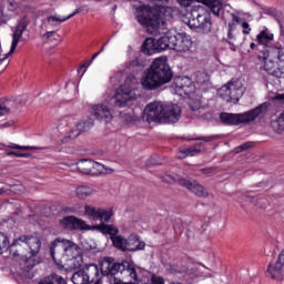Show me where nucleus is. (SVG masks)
Instances as JSON below:
<instances>
[{"label":"nucleus","mask_w":284,"mask_h":284,"mask_svg":"<svg viewBox=\"0 0 284 284\" xmlns=\"http://www.w3.org/2000/svg\"><path fill=\"white\" fill-rule=\"evenodd\" d=\"M72 283H74V284H88V280L85 277V271L80 270V271L75 272L72 275Z\"/></svg>","instance_id":"obj_32"},{"label":"nucleus","mask_w":284,"mask_h":284,"mask_svg":"<svg viewBox=\"0 0 284 284\" xmlns=\"http://www.w3.org/2000/svg\"><path fill=\"white\" fill-rule=\"evenodd\" d=\"M92 125H94V120L92 118H88L87 120L79 122L71 129V139H75V136H79L82 132H88Z\"/></svg>","instance_id":"obj_19"},{"label":"nucleus","mask_w":284,"mask_h":284,"mask_svg":"<svg viewBox=\"0 0 284 284\" xmlns=\"http://www.w3.org/2000/svg\"><path fill=\"white\" fill-rule=\"evenodd\" d=\"M74 216H65L60 220V227H63V230H74V222H75Z\"/></svg>","instance_id":"obj_30"},{"label":"nucleus","mask_w":284,"mask_h":284,"mask_svg":"<svg viewBox=\"0 0 284 284\" xmlns=\"http://www.w3.org/2000/svg\"><path fill=\"white\" fill-rule=\"evenodd\" d=\"M74 230H97V229H94V226L88 225V223H85V221H83L79 217H75Z\"/></svg>","instance_id":"obj_39"},{"label":"nucleus","mask_w":284,"mask_h":284,"mask_svg":"<svg viewBox=\"0 0 284 284\" xmlns=\"http://www.w3.org/2000/svg\"><path fill=\"white\" fill-rule=\"evenodd\" d=\"M84 215L89 216V219H92V221H99V209H97L90 204H85L84 205Z\"/></svg>","instance_id":"obj_29"},{"label":"nucleus","mask_w":284,"mask_h":284,"mask_svg":"<svg viewBox=\"0 0 284 284\" xmlns=\"http://www.w3.org/2000/svg\"><path fill=\"white\" fill-rule=\"evenodd\" d=\"M85 68V64H82L79 69H78V72H81V70Z\"/></svg>","instance_id":"obj_64"},{"label":"nucleus","mask_w":284,"mask_h":284,"mask_svg":"<svg viewBox=\"0 0 284 284\" xmlns=\"http://www.w3.org/2000/svg\"><path fill=\"white\" fill-rule=\"evenodd\" d=\"M12 192H16V194H23L26 192V186L23 184H17L11 186Z\"/></svg>","instance_id":"obj_47"},{"label":"nucleus","mask_w":284,"mask_h":284,"mask_svg":"<svg viewBox=\"0 0 284 284\" xmlns=\"http://www.w3.org/2000/svg\"><path fill=\"white\" fill-rule=\"evenodd\" d=\"M92 194H97V191L90 186L81 185L75 189L77 197L81 199L82 201L88 199V196H92Z\"/></svg>","instance_id":"obj_25"},{"label":"nucleus","mask_w":284,"mask_h":284,"mask_svg":"<svg viewBox=\"0 0 284 284\" xmlns=\"http://www.w3.org/2000/svg\"><path fill=\"white\" fill-rule=\"evenodd\" d=\"M158 52H163L168 49L172 50V33H166L155 40Z\"/></svg>","instance_id":"obj_22"},{"label":"nucleus","mask_w":284,"mask_h":284,"mask_svg":"<svg viewBox=\"0 0 284 284\" xmlns=\"http://www.w3.org/2000/svg\"><path fill=\"white\" fill-rule=\"evenodd\" d=\"M7 156H17L18 159H29L30 153H19L14 151H7Z\"/></svg>","instance_id":"obj_44"},{"label":"nucleus","mask_w":284,"mask_h":284,"mask_svg":"<svg viewBox=\"0 0 284 284\" xmlns=\"http://www.w3.org/2000/svg\"><path fill=\"white\" fill-rule=\"evenodd\" d=\"M172 50L176 52H189L192 48V40L185 33H176L171 37Z\"/></svg>","instance_id":"obj_14"},{"label":"nucleus","mask_w":284,"mask_h":284,"mask_svg":"<svg viewBox=\"0 0 284 284\" xmlns=\"http://www.w3.org/2000/svg\"><path fill=\"white\" fill-rule=\"evenodd\" d=\"M267 108H270V103L264 102L244 113H222L220 119L224 125H241V123H252L257 120L258 116H265V114H267Z\"/></svg>","instance_id":"obj_4"},{"label":"nucleus","mask_w":284,"mask_h":284,"mask_svg":"<svg viewBox=\"0 0 284 284\" xmlns=\"http://www.w3.org/2000/svg\"><path fill=\"white\" fill-rule=\"evenodd\" d=\"M202 148H203V143H197L193 146H190L189 149H186L187 156H196V154H201L203 150Z\"/></svg>","instance_id":"obj_38"},{"label":"nucleus","mask_w":284,"mask_h":284,"mask_svg":"<svg viewBox=\"0 0 284 284\" xmlns=\"http://www.w3.org/2000/svg\"><path fill=\"white\" fill-rule=\"evenodd\" d=\"M8 247H10V240L6 233L0 232V254L8 251Z\"/></svg>","instance_id":"obj_35"},{"label":"nucleus","mask_w":284,"mask_h":284,"mask_svg":"<svg viewBox=\"0 0 284 284\" xmlns=\"http://www.w3.org/2000/svg\"><path fill=\"white\" fill-rule=\"evenodd\" d=\"M7 148H9V150H37V146H26V145H19L16 143L7 144Z\"/></svg>","instance_id":"obj_41"},{"label":"nucleus","mask_w":284,"mask_h":284,"mask_svg":"<svg viewBox=\"0 0 284 284\" xmlns=\"http://www.w3.org/2000/svg\"><path fill=\"white\" fill-rule=\"evenodd\" d=\"M17 8H19V4L17 2H14V0H10L9 1V10L12 12V11L17 10Z\"/></svg>","instance_id":"obj_52"},{"label":"nucleus","mask_w":284,"mask_h":284,"mask_svg":"<svg viewBox=\"0 0 284 284\" xmlns=\"http://www.w3.org/2000/svg\"><path fill=\"white\" fill-rule=\"evenodd\" d=\"M186 156H187L186 150H182V151L178 152V159H186Z\"/></svg>","instance_id":"obj_53"},{"label":"nucleus","mask_w":284,"mask_h":284,"mask_svg":"<svg viewBox=\"0 0 284 284\" xmlns=\"http://www.w3.org/2000/svg\"><path fill=\"white\" fill-rule=\"evenodd\" d=\"M123 121H125V123L128 125H131V123H135V121H139V116L132 114V113H125L123 115Z\"/></svg>","instance_id":"obj_42"},{"label":"nucleus","mask_w":284,"mask_h":284,"mask_svg":"<svg viewBox=\"0 0 284 284\" xmlns=\"http://www.w3.org/2000/svg\"><path fill=\"white\" fill-rule=\"evenodd\" d=\"M101 270L109 277L110 284H134L139 278L134 264L128 261L116 263L112 257H104Z\"/></svg>","instance_id":"obj_3"},{"label":"nucleus","mask_w":284,"mask_h":284,"mask_svg":"<svg viewBox=\"0 0 284 284\" xmlns=\"http://www.w3.org/2000/svg\"><path fill=\"white\" fill-rule=\"evenodd\" d=\"M54 31H48L47 33H44V39H50L51 37H53Z\"/></svg>","instance_id":"obj_57"},{"label":"nucleus","mask_w":284,"mask_h":284,"mask_svg":"<svg viewBox=\"0 0 284 284\" xmlns=\"http://www.w3.org/2000/svg\"><path fill=\"white\" fill-rule=\"evenodd\" d=\"M65 22V18H61L59 16H50L47 18L48 26H51L52 28H57V26Z\"/></svg>","instance_id":"obj_37"},{"label":"nucleus","mask_w":284,"mask_h":284,"mask_svg":"<svg viewBox=\"0 0 284 284\" xmlns=\"http://www.w3.org/2000/svg\"><path fill=\"white\" fill-rule=\"evenodd\" d=\"M165 102L153 101L144 109V119L148 123H164Z\"/></svg>","instance_id":"obj_10"},{"label":"nucleus","mask_w":284,"mask_h":284,"mask_svg":"<svg viewBox=\"0 0 284 284\" xmlns=\"http://www.w3.org/2000/svg\"><path fill=\"white\" fill-rule=\"evenodd\" d=\"M28 26H30V20L28 18H21L18 22V24L12 29V42H11V49L9 53L0 58V63L6 61L14 50H17V45H19V41H21V38L23 37V32L28 30Z\"/></svg>","instance_id":"obj_11"},{"label":"nucleus","mask_w":284,"mask_h":284,"mask_svg":"<svg viewBox=\"0 0 284 284\" xmlns=\"http://www.w3.org/2000/svg\"><path fill=\"white\" fill-rule=\"evenodd\" d=\"M112 244H113V247H116V250H120V252H126L128 250V239L121 235L113 237Z\"/></svg>","instance_id":"obj_28"},{"label":"nucleus","mask_w":284,"mask_h":284,"mask_svg":"<svg viewBox=\"0 0 284 284\" xmlns=\"http://www.w3.org/2000/svg\"><path fill=\"white\" fill-rule=\"evenodd\" d=\"M220 99H223L226 103L236 104L245 94V87L239 79H231L226 84L222 85L217 90Z\"/></svg>","instance_id":"obj_9"},{"label":"nucleus","mask_w":284,"mask_h":284,"mask_svg":"<svg viewBox=\"0 0 284 284\" xmlns=\"http://www.w3.org/2000/svg\"><path fill=\"white\" fill-rule=\"evenodd\" d=\"M3 128H10V123L7 122V123H3V124H0V129H3Z\"/></svg>","instance_id":"obj_61"},{"label":"nucleus","mask_w":284,"mask_h":284,"mask_svg":"<svg viewBox=\"0 0 284 284\" xmlns=\"http://www.w3.org/2000/svg\"><path fill=\"white\" fill-rule=\"evenodd\" d=\"M83 65H85V68H90V65H92V60L84 62Z\"/></svg>","instance_id":"obj_60"},{"label":"nucleus","mask_w":284,"mask_h":284,"mask_svg":"<svg viewBox=\"0 0 284 284\" xmlns=\"http://www.w3.org/2000/svg\"><path fill=\"white\" fill-rule=\"evenodd\" d=\"M26 247H28L29 252L26 253ZM41 251V239L38 236H27L21 235L17 240L13 241L10 250V254L13 257L21 256H37Z\"/></svg>","instance_id":"obj_6"},{"label":"nucleus","mask_w":284,"mask_h":284,"mask_svg":"<svg viewBox=\"0 0 284 284\" xmlns=\"http://www.w3.org/2000/svg\"><path fill=\"white\" fill-rule=\"evenodd\" d=\"M197 141H204V143H210V141H212V138H199Z\"/></svg>","instance_id":"obj_58"},{"label":"nucleus","mask_w":284,"mask_h":284,"mask_svg":"<svg viewBox=\"0 0 284 284\" xmlns=\"http://www.w3.org/2000/svg\"><path fill=\"white\" fill-rule=\"evenodd\" d=\"M139 97V80L134 75L126 77L124 83L115 90L113 104L115 108H125L129 101Z\"/></svg>","instance_id":"obj_5"},{"label":"nucleus","mask_w":284,"mask_h":284,"mask_svg":"<svg viewBox=\"0 0 284 284\" xmlns=\"http://www.w3.org/2000/svg\"><path fill=\"white\" fill-rule=\"evenodd\" d=\"M180 185L182 187H186V190H190V192H193L195 196H199L200 199H207L210 193H207V190L203 187V185L199 184L194 180H186V179H180L179 180Z\"/></svg>","instance_id":"obj_15"},{"label":"nucleus","mask_w":284,"mask_h":284,"mask_svg":"<svg viewBox=\"0 0 284 284\" xmlns=\"http://www.w3.org/2000/svg\"><path fill=\"white\" fill-rule=\"evenodd\" d=\"M266 274L271 281H276V283H283L284 281V251H282L278 256L277 261L271 262L267 265Z\"/></svg>","instance_id":"obj_12"},{"label":"nucleus","mask_w":284,"mask_h":284,"mask_svg":"<svg viewBox=\"0 0 284 284\" xmlns=\"http://www.w3.org/2000/svg\"><path fill=\"white\" fill-rule=\"evenodd\" d=\"M203 6H206L215 14L219 17L221 14V10H223V1L222 0H200Z\"/></svg>","instance_id":"obj_23"},{"label":"nucleus","mask_w":284,"mask_h":284,"mask_svg":"<svg viewBox=\"0 0 284 284\" xmlns=\"http://www.w3.org/2000/svg\"><path fill=\"white\" fill-rule=\"evenodd\" d=\"M229 30H230V32H234V30H236V22H230L229 23Z\"/></svg>","instance_id":"obj_56"},{"label":"nucleus","mask_w":284,"mask_h":284,"mask_svg":"<svg viewBox=\"0 0 284 284\" xmlns=\"http://www.w3.org/2000/svg\"><path fill=\"white\" fill-rule=\"evenodd\" d=\"M145 250V242L141 241L139 235H130L126 239V252H139Z\"/></svg>","instance_id":"obj_20"},{"label":"nucleus","mask_w":284,"mask_h":284,"mask_svg":"<svg viewBox=\"0 0 284 284\" xmlns=\"http://www.w3.org/2000/svg\"><path fill=\"white\" fill-rule=\"evenodd\" d=\"M242 28H243V34H250V32H252V29L250 28V23L247 22H242Z\"/></svg>","instance_id":"obj_50"},{"label":"nucleus","mask_w":284,"mask_h":284,"mask_svg":"<svg viewBox=\"0 0 284 284\" xmlns=\"http://www.w3.org/2000/svg\"><path fill=\"white\" fill-rule=\"evenodd\" d=\"M181 106L174 103H164V122L163 123H178L179 119H181Z\"/></svg>","instance_id":"obj_16"},{"label":"nucleus","mask_w":284,"mask_h":284,"mask_svg":"<svg viewBox=\"0 0 284 284\" xmlns=\"http://www.w3.org/2000/svg\"><path fill=\"white\" fill-rule=\"evenodd\" d=\"M79 12H81V9H75V11L73 13H71L64 18L65 21H68L69 19H72V17H75V14H79Z\"/></svg>","instance_id":"obj_55"},{"label":"nucleus","mask_w":284,"mask_h":284,"mask_svg":"<svg viewBox=\"0 0 284 284\" xmlns=\"http://www.w3.org/2000/svg\"><path fill=\"white\" fill-rule=\"evenodd\" d=\"M201 172L202 174H211L212 169H202Z\"/></svg>","instance_id":"obj_59"},{"label":"nucleus","mask_w":284,"mask_h":284,"mask_svg":"<svg viewBox=\"0 0 284 284\" xmlns=\"http://www.w3.org/2000/svg\"><path fill=\"white\" fill-rule=\"evenodd\" d=\"M272 68H274V62L270 61L264 63V70L266 72H273Z\"/></svg>","instance_id":"obj_51"},{"label":"nucleus","mask_w":284,"mask_h":284,"mask_svg":"<svg viewBox=\"0 0 284 284\" xmlns=\"http://www.w3.org/2000/svg\"><path fill=\"white\" fill-rule=\"evenodd\" d=\"M173 77L172 69L168 64V57H160L153 60L150 68L143 72L140 83L146 92H154L170 83Z\"/></svg>","instance_id":"obj_2"},{"label":"nucleus","mask_w":284,"mask_h":284,"mask_svg":"<svg viewBox=\"0 0 284 284\" xmlns=\"http://www.w3.org/2000/svg\"><path fill=\"white\" fill-rule=\"evenodd\" d=\"M77 168L82 174H92V160H81L77 163Z\"/></svg>","instance_id":"obj_27"},{"label":"nucleus","mask_w":284,"mask_h":284,"mask_svg":"<svg viewBox=\"0 0 284 284\" xmlns=\"http://www.w3.org/2000/svg\"><path fill=\"white\" fill-rule=\"evenodd\" d=\"M104 166L103 164L92 161V172L91 174H103Z\"/></svg>","instance_id":"obj_40"},{"label":"nucleus","mask_w":284,"mask_h":284,"mask_svg":"<svg viewBox=\"0 0 284 284\" xmlns=\"http://www.w3.org/2000/svg\"><path fill=\"white\" fill-rule=\"evenodd\" d=\"M39 284H64L63 277L59 275H51L42 280Z\"/></svg>","instance_id":"obj_36"},{"label":"nucleus","mask_w":284,"mask_h":284,"mask_svg":"<svg viewBox=\"0 0 284 284\" xmlns=\"http://www.w3.org/2000/svg\"><path fill=\"white\" fill-rule=\"evenodd\" d=\"M94 230H98L102 234H109L111 236V241L113 239L118 237L119 235V227H116L113 224H99V225H93Z\"/></svg>","instance_id":"obj_21"},{"label":"nucleus","mask_w":284,"mask_h":284,"mask_svg":"<svg viewBox=\"0 0 284 284\" xmlns=\"http://www.w3.org/2000/svg\"><path fill=\"white\" fill-rule=\"evenodd\" d=\"M50 254L58 270H79L83 265V255L81 247L70 240L61 237L51 242Z\"/></svg>","instance_id":"obj_1"},{"label":"nucleus","mask_w":284,"mask_h":284,"mask_svg":"<svg viewBox=\"0 0 284 284\" xmlns=\"http://www.w3.org/2000/svg\"><path fill=\"white\" fill-rule=\"evenodd\" d=\"M229 39H234V36L232 34V31L229 30Z\"/></svg>","instance_id":"obj_63"},{"label":"nucleus","mask_w":284,"mask_h":284,"mask_svg":"<svg viewBox=\"0 0 284 284\" xmlns=\"http://www.w3.org/2000/svg\"><path fill=\"white\" fill-rule=\"evenodd\" d=\"M92 114L100 123H110L112 121V111L105 104L93 105Z\"/></svg>","instance_id":"obj_17"},{"label":"nucleus","mask_w":284,"mask_h":284,"mask_svg":"<svg viewBox=\"0 0 284 284\" xmlns=\"http://www.w3.org/2000/svg\"><path fill=\"white\" fill-rule=\"evenodd\" d=\"M10 109L6 104H0V116H8Z\"/></svg>","instance_id":"obj_48"},{"label":"nucleus","mask_w":284,"mask_h":284,"mask_svg":"<svg viewBox=\"0 0 284 284\" xmlns=\"http://www.w3.org/2000/svg\"><path fill=\"white\" fill-rule=\"evenodd\" d=\"M232 21L234 22V23H243V19H241L239 16H236V14H232Z\"/></svg>","instance_id":"obj_54"},{"label":"nucleus","mask_w":284,"mask_h":284,"mask_svg":"<svg viewBox=\"0 0 284 284\" xmlns=\"http://www.w3.org/2000/svg\"><path fill=\"white\" fill-rule=\"evenodd\" d=\"M195 83H197V85H205L206 83H210V74L205 71H197L195 73Z\"/></svg>","instance_id":"obj_31"},{"label":"nucleus","mask_w":284,"mask_h":284,"mask_svg":"<svg viewBox=\"0 0 284 284\" xmlns=\"http://www.w3.org/2000/svg\"><path fill=\"white\" fill-rule=\"evenodd\" d=\"M112 210L99 209L98 221H103L104 223H108L112 219Z\"/></svg>","instance_id":"obj_34"},{"label":"nucleus","mask_w":284,"mask_h":284,"mask_svg":"<svg viewBox=\"0 0 284 284\" xmlns=\"http://www.w3.org/2000/svg\"><path fill=\"white\" fill-rule=\"evenodd\" d=\"M258 43L262 45H267L271 41H274V34L270 32V30L265 29L260 32V34L256 37Z\"/></svg>","instance_id":"obj_26"},{"label":"nucleus","mask_w":284,"mask_h":284,"mask_svg":"<svg viewBox=\"0 0 284 284\" xmlns=\"http://www.w3.org/2000/svg\"><path fill=\"white\" fill-rule=\"evenodd\" d=\"M189 105L193 112H197V110H203V106L201 105V100H191L189 102Z\"/></svg>","instance_id":"obj_43"},{"label":"nucleus","mask_w":284,"mask_h":284,"mask_svg":"<svg viewBox=\"0 0 284 284\" xmlns=\"http://www.w3.org/2000/svg\"><path fill=\"white\" fill-rule=\"evenodd\" d=\"M173 88L180 97L190 95L194 92V82L189 77H178L173 81Z\"/></svg>","instance_id":"obj_13"},{"label":"nucleus","mask_w":284,"mask_h":284,"mask_svg":"<svg viewBox=\"0 0 284 284\" xmlns=\"http://www.w3.org/2000/svg\"><path fill=\"white\" fill-rule=\"evenodd\" d=\"M194 1L196 0H178V3L182 6V8H190Z\"/></svg>","instance_id":"obj_49"},{"label":"nucleus","mask_w":284,"mask_h":284,"mask_svg":"<svg viewBox=\"0 0 284 284\" xmlns=\"http://www.w3.org/2000/svg\"><path fill=\"white\" fill-rule=\"evenodd\" d=\"M250 148H252V143L251 142H245L244 144L235 148V154H239L241 152H245V150H250Z\"/></svg>","instance_id":"obj_45"},{"label":"nucleus","mask_w":284,"mask_h":284,"mask_svg":"<svg viewBox=\"0 0 284 284\" xmlns=\"http://www.w3.org/2000/svg\"><path fill=\"white\" fill-rule=\"evenodd\" d=\"M142 52L149 57H151V54H156V52H159V49L156 48V39L148 38L142 44Z\"/></svg>","instance_id":"obj_24"},{"label":"nucleus","mask_w":284,"mask_h":284,"mask_svg":"<svg viewBox=\"0 0 284 284\" xmlns=\"http://www.w3.org/2000/svg\"><path fill=\"white\" fill-rule=\"evenodd\" d=\"M271 128L274 130V132H284V115H283V113L277 118V120H274L271 122Z\"/></svg>","instance_id":"obj_33"},{"label":"nucleus","mask_w":284,"mask_h":284,"mask_svg":"<svg viewBox=\"0 0 284 284\" xmlns=\"http://www.w3.org/2000/svg\"><path fill=\"white\" fill-rule=\"evenodd\" d=\"M83 271L88 284H101V278L105 276L103 271H100L97 264H90Z\"/></svg>","instance_id":"obj_18"},{"label":"nucleus","mask_w":284,"mask_h":284,"mask_svg":"<svg viewBox=\"0 0 284 284\" xmlns=\"http://www.w3.org/2000/svg\"><path fill=\"white\" fill-rule=\"evenodd\" d=\"M135 19L140 26L149 30L150 34H156L161 23V12L154 7L140 6L135 10Z\"/></svg>","instance_id":"obj_7"},{"label":"nucleus","mask_w":284,"mask_h":284,"mask_svg":"<svg viewBox=\"0 0 284 284\" xmlns=\"http://www.w3.org/2000/svg\"><path fill=\"white\" fill-rule=\"evenodd\" d=\"M187 26L191 30L207 33L212 30V20L210 12L204 10L202 6H195L189 16Z\"/></svg>","instance_id":"obj_8"},{"label":"nucleus","mask_w":284,"mask_h":284,"mask_svg":"<svg viewBox=\"0 0 284 284\" xmlns=\"http://www.w3.org/2000/svg\"><path fill=\"white\" fill-rule=\"evenodd\" d=\"M99 54H101V52H97V53H94L93 55H92V58H91V61H94V59H97V57H99Z\"/></svg>","instance_id":"obj_62"},{"label":"nucleus","mask_w":284,"mask_h":284,"mask_svg":"<svg viewBox=\"0 0 284 284\" xmlns=\"http://www.w3.org/2000/svg\"><path fill=\"white\" fill-rule=\"evenodd\" d=\"M150 284H165V278H163V277H161V276H159L156 274H153L151 276Z\"/></svg>","instance_id":"obj_46"}]
</instances>
